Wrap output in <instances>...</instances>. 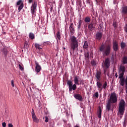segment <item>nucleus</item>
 <instances>
[{
    "label": "nucleus",
    "instance_id": "9",
    "mask_svg": "<svg viewBox=\"0 0 127 127\" xmlns=\"http://www.w3.org/2000/svg\"><path fill=\"white\" fill-rule=\"evenodd\" d=\"M125 72H126V66L123 65H120L118 70L119 75L125 76Z\"/></svg>",
    "mask_w": 127,
    "mask_h": 127
},
{
    "label": "nucleus",
    "instance_id": "4",
    "mask_svg": "<svg viewBox=\"0 0 127 127\" xmlns=\"http://www.w3.org/2000/svg\"><path fill=\"white\" fill-rule=\"evenodd\" d=\"M70 53L73 52L74 53L75 50L78 48V41L77 38L75 36H73L70 38Z\"/></svg>",
    "mask_w": 127,
    "mask_h": 127
},
{
    "label": "nucleus",
    "instance_id": "28",
    "mask_svg": "<svg viewBox=\"0 0 127 127\" xmlns=\"http://www.w3.org/2000/svg\"><path fill=\"white\" fill-rule=\"evenodd\" d=\"M82 23H83V21L82 20H80L78 22V28L80 29L81 28V25H82Z\"/></svg>",
    "mask_w": 127,
    "mask_h": 127
},
{
    "label": "nucleus",
    "instance_id": "43",
    "mask_svg": "<svg viewBox=\"0 0 127 127\" xmlns=\"http://www.w3.org/2000/svg\"><path fill=\"white\" fill-rule=\"evenodd\" d=\"M2 127H6V123L5 122H3L2 124Z\"/></svg>",
    "mask_w": 127,
    "mask_h": 127
},
{
    "label": "nucleus",
    "instance_id": "12",
    "mask_svg": "<svg viewBox=\"0 0 127 127\" xmlns=\"http://www.w3.org/2000/svg\"><path fill=\"white\" fill-rule=\"evenodd\" d=\"M113 49L114 51H115V52H117V51L120 49V47H119V43L118 41H113Z\"/></svg>",
    "mask_w": 127,
    "mask_h": 127
},
{
    "label": "nucleus",
    "instance_id": "33",
    "mask_svg": "<svg viewBox=\"0 0 127 127\" xmlns=\"http://www.w3.org/2000/svg\"><path fill=\"white\" fill-rule=\"evenodd\" d=\"M103 69H104V74L106 75L107 74V71H108V69H109V67H103Z\"/></svg>",
    "mask_w": 127,
    "mask_h": 127
},
{
    "label": "nucleus",
    "instance_id": "1",
    "mask_svg": "<svg viewBox=\"0 0 127 127\" xmlns=\"http://www.w3.org/2000/svg\"><path fill=\"white\" fill-rule=\"evenodd\" d=\"M95 77L97 80H98V81L96 82V86L100 93H101L103 89L106 90V88L108 87V83L106 81H104L103 84L100 81L102 80L101 78L102 77V72L100 71H97Z\"/></svg>",
    "mask_w": 127,
    "mask_h": 127
},
{
    "label": "nucleus",
    "instance_id": "3",
    "mask_svg": "<svg viewBox=\"0 0 127 127\" xmlns=\"http://www.w3.org/2000/svg\"><path fill=\"white\" fill-rule=\"evenodd\" d=\"M111 45H106L103 44L99 48L100 51L102 52L103 55L109 56L111 54Z\"/></svg>",
    "mask_w": 127,
    "mask_h": 127
},
{
    "label": "nucleus",
    "instance_id": "23",
    "mask_svg": "<svg viewBox=\"0 0 127 127\" xmlns=\"http://www.w3.org/2000/svg\"><path fill=\"white\" fill-rule=\"evenodd\" d=\"M83 47L84 49H87L88 48V47H89V43H88V41H85L84 42Z\"/></svg>",
    "mask_w": 127,
    "mask_h": 127
},
{
    "label": "nucleus",
    "instance_id": "41",
    "mask_svg": "<svg viewBox=\"0 0 127 127\" xmlns=\"http://www.w3.org/2000/svg\"><path fill=\"white\" fill-rule=\"evenodd\" d=\"M48 121H49V119H48V117H45V123H48Z\"/></svg>",
    "mask_w": 127,
    "mask_h": 127
},
{
    "label": "nucleus",
    "instance_id": "17",
    "mask_svg": "<svg viewBox=\"0 0 127 127\" xmlns=\"http://www.w3.org/2000/svg\"><path fill=\"white\" fill-rule=\"evenodd\" d=\"M103 36V33L101 32H98L96 34V39L97 40H101Z\"/></svg>",
    "mask_w": 127,
    "mask_h": 127
},
{
    "label": "nucleus",
    "instance_id": "2",
    "mask_svg": "<svg viewBox=\"0 0 127 127\" xmlns=\"http://www.w3.org/2000/svg\"><path fill=\"white\" fill-rule=\"evenodd\" d=\"M74 84H73V82L71 80L67 81V85L68 86L69 93H71L72 91H75V90L77 89L76 85H80V84H79V78H78V76H75L74 77Z\"/></svg>",
    "mask_w": 127,
    "mask_h": 127
},
{
    "label": "nucleus",
    "instance_id": "6",
    "mask_svg": "<svg viewBox=\"0 0 127 127\" xmlns=\"http://www.w3.org/2000/svg\"><path fill=\"white\" fill-rule=\"evenodd\" d=\"M108 102L112 103V104H115V103H117V102H118V99L117 98L116 93L113 92L111 93L110 99L108 100Z\"/></svg>",
    "mask_w": 127,
    "mask_h": 127
},
{
    "label": "nucleus",
    "instance_id": "11",
    "mask_svg": "<svg viewBox=\"0 0 127 127\" xmlns=\"http://www.w3.org/2000/svg\"><path fill=\"white\" fill-rule=\"evenodd\" d=\"M36 7H37V2L35 1L31 6V13L32 15L36 12Z\"/></svg>",
    "mask_w": 127,
    "mask_h": 127
},
{
    "label": "nucleus",
    "instance_id": "15",
    "mask_svg": "<svg viewBox=\"0 0 127 127\" xmlns=\"http://www.w3.org/2000/svg\"><path fill=\"white\" fill-rule=\"evenodd\" d=\"M74 97L76 100H78L79 101V102H82L83 101V97H82V95L80 94H76L74 95Z\"/></svg>",
    "mask_w": 127,
    "mask_h": 127
},
{
    "label": "nucleus",
    "instance_id": "19",
    "mask_svg": "<svg viewBox=\"0 0 127 127\" xmlns=\"http://www.w3.org/2000/svg\"><path fill=\"white\" fill-rule=\"evenodd\" d=\"M1 53L4 55V57H7V48H4L1 51Z\"/></svg>",
    "mask_w": 127,
    "mask_h": 127
},
{
    "label": "nucleus",
    "instance_id": "30",
    "mask_svg": "<svg viewBox=\"0 0 127 127\" xmlns=\"http://www.w3.org/2000/svg\"><path fill=\"white\" fill-rule=\"evenodd\" d=\"M29 38H30V39H33L34 38H35V36H34V34L32 33H30L29 34Z\"/></svg>",
    "mask_w": 127,
    "mask_h": 127
},
{
    "label": "nucleus",
    "instance_id": "22",
    "mask_svg": "<svg viewBox=\"0 0 127 127\" xmlns=\"http://www.w3.org/2000/svg\"><path fill=\"white\" fill-rule=\"evenodd\" d=\"M32 118L33 119V121L34 123H37V124L39 123V119H38L37 117H36V115L35 116L32 117Z\"/></svg>",
    "mask_w": 127,
    "mask_h": 127
},
{
    "label": "nucleus",
    "instance_id": "44",
    "mask_svg": "<svg viewBox=\"0 0 127 127\" xmlns=\"http://www.w3.org/2000/svg\"><path fill=\"white\" fill-rule=\"evenodd\" d=\"M8 127H13V125H12V124H9L8 125Z\"/></svg>",
    "mask_w": 127,
    "mask_h": 127
},
{
    "label": "nucleus",
    "instance_id": "48",
    "mask_svg": "<svg viewBox=\"0 0 127 127\" xmlns=\"http://www.w3.org/2000/svg\"><path fill=\"white\" fill-rule=\"evenodd\" d=\"M38 105L40 108V101L38 100Z\"/></svg>",
    "mask_w": 127,
    "mask_h": 127
},
{
    "label": "nucleus",
    "instance_id": "32",
    "mask_svg": "<svg viewBox=\"0 0 127 127\" xmlns=\"http://www.w3.org/2000/svg\"><path fill=\"white\" fill-rule=\"evenodd\" d=\"M85 58L89 59L90 58V55H89V52H85L84 54Z\"/></svg>",
    "mask_w": 127,
    "mask_h": 127
},
{
    "label": "nucleus",
    "instance_id": "39",
    "mask_svg": "<svg viewBox=\"0 0 127 127\" xmlns=\"http://www.w3.org/2000/svg\"><path fill=\"white\" fill-rule=\"evenodd\" d=\"M99 28H101V29H102V28H104V25L103 24V22L99 24Z\"/></svg>",
    "mask_w": 127,
    "mask_h": 127
},
{
    "label": "nucleus",
    "instance_id": "42",
    "mask_svg": "<svg viewBox=\"0 0 127 127\" xmlns=\"http://www.w3.org/2000/svg\"><path fill=\"white\" fill-rule=\"evenodd\" d=\"M11 86L13 88L14 87V81L13 80H11Z\"/></svg>",
    "mask_w": 127,
    "mask_h": 127
},
{
    "label": "nucleus",
    "instance_id": "40",
    "mask_svg": "<svg viewBox=\"0 0 127 127\" xmlns=\"http://www.w3.org/2000/svg\"><path fill=\"white\" fill-rule=\"evenodd\" d=\"M113 26H114V27H115V28H117V22H114L113 24Z\"/></svg>",
    "mask_w": 127,
    "mask_h": 127
},
{
    "label": "nucleus",
    "instance_id": "21",
    "mask_svg": "<svg viewBox=\"0 0 127 127\" xmlns=\"http://www.w3.org/2000/svg\"><path fill=\"white\" fill-rule=\"evenodd\" d=\"M87 3L90 5V7H91L92 11H94V6L93 5V2L90 0H87Z\"/></svg>",
    "mask_w": 127,
    "mask_h": 127
},
{
    "label": "nucleus",
    "instance_id": "34",
    "mask_svg": "<svg viewBox=\"0 0 127 127\" xmlns=\"http://www.w3.org/2000/svg\"><path fill=\"white\" fill-rule=\"evenodd\" d=\"M24 47L25 48H28L29 47V45H28V43H27V41H25V43H24Z\"/></svg>",
    "mask_w": 127,
    "mask_h": 127
},
{
    "label": "nucleus",
    "instance_id": "49",
    "mask_svg": "<svg viewBox=\"0 0 127 127\" xmlns=\"http://www.w3.org/2000/svg\"><path fill=\"white\" fill-rule=\"evenodd\" d=\"M118 76H119V75H118V72H116L115 73V77H116V78H118Z\"/></svg>",
    "mask_w": 127,
    "mask_h": 127
},
{
    "label": "nucleus",
    "instance_id": "38",
    "mask_svg": "<svg viewBox=\"0 0 127 127\" xmlns=\"http://www.w3.org/2000/svg\"><path fill=\"white\" fill-rule=\"evenodd\" d=\"M95 1L96 2L97 5H100L101 3V1H100V0H95Z\"/></svg>",
    "mask_w": 127,
    "mask_h": 127
},
{
    "label": "nucleus",
    "instance_id": "29",
    "mask_svg": "<svg viewBox=\"0 0 127 127\" xmlns=\"http://www.w3.org/2000/svg\"><path fill=\"white\" fill-rule=\"evenodd\" d=\"M57 37L59 40L61 39V35H60V32L58 31L57 34Z\"/></svg>",
    "mask_w": 127,
    "mask_h": 127
},
{
    "label": "nucleus",
    "instance_id": "31",
    "mask_svg": "<svg viewBox=\"0 0 127 127\" xmlns=\"http://www.w3.org/2000/svg\"><path fill=\"white\" fill-rule=\"evenodd\" d=\"M121 47L122 49H125V48L126 47V44L124 42H121Z\"/></svg>",
    "mask_w": 127,
    "mask_h": 127
},
{
    "label": "nucleus",
    "instance_id": "16",
    "mask_svg": "<svg viewBox=\"0 0 127 127\" xmlns=\"http://www.w3.org/2000/svg\"><path fill=\"white\" fill-rule=\"evenodd\" d=\"M121 13L122 15H127V6H124L122 7V11Z\"/></svg>",
    "mask_w": 127,
    "mask_h": 127
},
{
    "label": "nucleus",
    "instance_id": "7",
    "mask_svg": "<svg viewBox=\"0 0 127 127\" xmlns=\"http://www.w3.org/2000/svg\"><path fill=\"white\" fill-rule=\"evenodd\" d=\"M110 66H111V60L110 58H107L102 63V67L110 68Z\"/></svg>",
    "mask_w": 127,
    "mask_h": 127
},
{
    "label": "nucleus",
    "instance_id": "35",
    "mask_svg": "<svg viewBox=\"0 0 127 127\" xmlns=\"http://www.w3.org/2000/svg\"><path fill=\"white\" fill-rule=\"evenodd\" d=\"M94 96L96 98H99V92H95V93L94 94Z\"/></svg>",
    "mask_w": 127,
    "mask_h": 127
},
{
    "label": "nucleus",
    "instance_id": "20",
    "mask_svg": "<svg viewBox=\"0 0 127 127\" xmlns=\"http://www.w3.org/2000/svg\"><path fill=\"white\" fill-rule=\"evenodd\" d=\"M97 116L99 119H101L102 118V109H101V106L98 107L97 111Z\"/></svg>",
    "mask_w": 127,
    "mask_h": 127
},
{
    "label": "nucleus",
    "instance_id": "13",
    "mask_svg": "<svg viewBox=\"0 0 127 127\" xmlns=\"http://www.w3.org/2000/svg\"><path fill=\"white\" fill-rule=\"evenodd\" d=\"M35 72H36V73H39L40 71H41V66L36 61H35Z\"/></svg>",
    "mask_w": 127,
    "mask_h": 127
},
{
    "label": "nucleus",
    "instance_id": "36",
    "mask_svg": "<svg viewBox=\"0 0 127 127\" xmlns=\"http://www.w3.org/2000/svg\"><path fill=\"white\" fill-rule=\"evenodd\" d=\"M91 64L92 65V66H96V61H92L91 62Z\"/></svg>",
    "mask_w": 127,
    "mask_h": 127
},
{
    "label": "nucleus",
    "instance_id": "52",
    "mask_svg": "<svg viewBox=\"0 0 127 127\" xmlns=\"http://www.w3.org/2000/svg\"><path fill=\"white\" fill-rule=\"evenodd\" d=\"M64 50H65V49H66L65 48H64Z\"/></svg>",
    "mask_w": 127,
    "mask_h": 127
},
{
    "label": "nucleus",
    "instance_id": "10",
    "mask_svg": "<svg viewBox=\"0 0 127 127\" xmlns=\"http://www.w3.org/2000/svg\"><path fill=\"white\" fill-rule=\"evenodd\" d=\"M16 5H19L18 6V12H20L21 9H22L23 8V6H24L22 0H19L16 3Z\"/></svg>",
    "mask_w": 127,
    "mask_h": 127
},
{
    "label": "nucleus",
    "instance_id": "47",
    "mask_svg": "<svg viewBox=\"0 0 127 127\" xmlns=\"http://www.w3.org/2000/svg\"><path fill=\"white\" fill-rule=\"evenodd\" d=\"M29 3H31V2H33V0H28Z\"/></svg>",
    "mask_w": 127,
    "mask_h": 127
},
{
    "label": "nucleus",
    "instance_id": "27",
    "mask_svg": "<svg viewBox=\"0 0 127 127\" xmlns=\"http://www.w3.org/2000/svg\"><path fill=\"white\" fill-rule=\"evenodd\" d=\"M51 45V42H50V41L44 42L43 43V45H44V46H45L46 45Z\"/></svg>",
    "mask_w": 127,
    "mask_h": 127
},
{
    "label": "nucleus",
    "instance_id": "25",
    "mask_svg": "<svg viewBox=\"0 0 127 127\" xmlns=\"http://www.w3.org/2000/svg\"><path fill=\"white\" fill-rule=\"evenodd\" d=\"M35 46L36 49H38V50H40L41 49H42V48H41V45H39V44L35 43Z\"/></svg>",
    "mask_w": 127,
    "mask_h": 127
},
{
    "label": "nucleus",
    "instance_id": "26",
    "mask_svg": "<svg viewBox=\"0 0 127 127\" xmlns=\"http://www.w3.org/2000/svg\"><path fill=\"white\" fill-rule=\"evenodd\" d=\"M123 64H127V56H125L123 58Z\"/></svg>",
    "mask_w": 127,
    "mask_h": 127
},
{
    "label": "nucleus",
    "instance_id": "46",
    "mask_svg": "<svg viewBox=\"0 0 127 127\" xmlns=\"http://www.w3.org/2000/svg\"><path fill=\"white\" fill-rule=\"evenodd\" d=\"M126 94H127V81H126V85L125 86Z\"/></svg>",
    "mask_w": 127,
    "mask_h": 127
},
{
    "label": "nucleus",
    "instance_id": "14",
    "mask_svg": "<svg viewBox=\"0 0 127 127\" xmlns=\"http://www.w3.org/2000/svg\"><path fill=\"white\" fill-rule=\"evenodd\" d=\"M96 24H97L96 23H94L93 22H91L90 23L88 24V28L89 30L90 31H92V30H94V28L96 27Z\"/></svg>",
    "mask_w": 127,
    "mask_h": 127
},
{
    "label": "nucleus",
    "instance_id": "37",
    "mask_svg": "<svg viewBox=\"0 0 127 127\" xmlns=\"http://www.w3.org/2000/svg\"><path fill=\"white\" fill-rule=\"evenodd\" d=\"M31 114H32V117H34L36 116L35 115V113L34 112V110H33V109H32Z\"/></svg>",
    "mask_w": 127,
    "mask_h": 127
},
{
    "label": "nucleus",
    "instance_id": "45",
    "mask_svg": "<svg viewBox=\"0 0 127 127\" xmlns=\"http://www.w3.org/2000/svg\"><path fill=\"white\" fill-rule=\"evenodd\" d=\"M19 66L20 70H22L23 69V67H22V66H21L20 64L19 65Z\"/></svg>",
    "mask_w": 127,
    "mask_h": 127
},
{
    "label": "nucleus",
    "instance_id": "51",
    "mask_svg": "<svg viewBox=\"0 0 127 127\" xmlns=\"http://www.w3.org/2000/svg\"><path fill=\"white\" fill-rule=\"evenodd\" d=\"M74 127H79V126H75Z\"/></svg>",
    "mask_w": 127,
    "mask_h": 127
},
{
    "label": "nucleus",
    "instance_id": "8",
    "mask_svg": "<svg viewBox=\"0 0 127 127\" xmlns=\"http://www.w3.org/2000/svg\"><path fill=\"white\" fill-rule=\"evenodd\" d=\"M114 106V103L107 101V104L106 105V111H107V112L112 111L113 112V111H114V108H115Z\"/></svg>",
    "mask_w": 127,
    "mask_h": 127
},
{
    "label": "nucleus",
    "instance_id": "5",
    "mask_svg": "<svg viewBox=\"0 0 127 127\" xmlns=\"http://www.w3.org/2000/svg\"><path fill=\"white\" fill-rule=\"evenodd\" d=\"M125 106H126V102H125V100H122L120 101L119 107V113L120 115H123L125 113V110H126Z\"/></svg>",
    "mask_w": 127,
    "mask_h": 127
},
{
    "label": "nucleus",
    "instance_id": "18",
    "mask_svg": "<svg viewBox=\"0 0 127 127\" xmlns=\"http://www.w3.org/2000/svg\"><path fill=\"white\" fill-rule=\"evenodd\" d=\"M69 28L71 34H74V32H75V30L74 29V24H73V23H71L70 24Z\"/></svg>",
    "mask_w": 127,
    "mask_h": 127
},
{
    "label": "nucleus",
    "instance_id": "50",
    "mask_svg": "<svg viewBox=\"0 0 127 127\" xmlns=\"http://www.w3.org/2000/svg\"><path fill=\"white\" fill-rule=\"evenodd\" d=\"M50 9H51V11H52V10H53V8L52 7H51Z\"/></svg>",
    "mask_w": 127,
    "mask_h": 127
},
{
    "label": "nucleus",
    "instance_id": "24",
    "mask_svg": "<svg viewBox=\"0 0 127 127\" xmlns=\"http://www.w3.org/2000/svg\"><path fill=\"white\" fill-rule=\"evenodd\" d=\"M84 21L86 23H89V22H91V18H90L89 16H87L85 18Z\"/></svg>",
    "mask_w": 127,
    "mask_h": 127
}]
</instances>
